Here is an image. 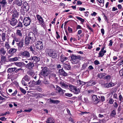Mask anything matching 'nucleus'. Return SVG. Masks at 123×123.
<instances>
[{
	"label": "nucleus",
	"mask_w": 123,
	"mask_h": 123,
	"mask_svg": "<svg viewBox=\"0 0 123 123\" xmlns=\"http://www.w3.org/2000/svg\"><path fill=\"white\" fill-rule=\"evenodd\" d=\"M36 39L35 35L34 33L32 32H30L28 36L26 37L25 39V45L26 46L28 45L29 43H33Z\"/></svg>",
	"instance_id": "obj_1"
},
{
	"label": "nucleus",
	"mask_w": 123,
	"mask_h": 123,
	"mask_svg": "<svg viewBox=\"0 0 123 123\" xmlns=\"http://www.w3.org/2000/svg\"><path fill=\"white\" fill-rule=\"evenodd\" d=\"M70 57L71 59L70 60L72 63L74 64L78 63L82 58V57L80 55H76L74 54L71 55Z\"/></svg>",
	"instance_id": "obj_2"
},
{
	"label": "nucleus",
	"mask_w": 123,
	"mask_h": 123,
	"mask_svg": "<svg viewBox=\"0 0 123 123\" xmlns=\"http://www.w3.org/2000/svg\"><path fill=\"white\" fill-rule=\"evenodd\" d=\"M25 13L24 12L21 14V17H24V18L23 21V23L24 25L26 26H27L29 25L31 23V19L29 16H24L25 15H26Z\"/></svg>",
	"instance_id": "obj_3"
},
{
	"label": "nucleus",
	"mask_w": 123,
	"mask_h": 123,
	"mask_svg": "<svg viewBox=\"0 0 123 123\" xmlns=\"http://www.w3.org/2000/svg\"><path fill=\"white\" fill-rule=\"evenodd\" d=\"M47 54L50 57L55 58L57 57V53L52 49H48L47 50Z\"/></svg>",
	"instance_id": "obj_4"
},
{
	"label": "nucleus",
	"mask_w": 123,
	"mask_h": 123,
	"mask_svg": "<svg viewBox=\"0 0 123 123\" xmlns=\"http://www.w3.org/2000/svg\"><path fill=\"white\" fill-rule=\"evenodd\" d=\"M43 68L41 72V75L46 77L49 74V72L48 69L46 67H43L41 68Z\"/></svg>",
	"instance_id": "obj_5"
},
{
	"label": "nucleus",
	"mask_w": 123,
	"mask_h": 123,
	"mask_svg": "<svg viewBox=\"0 0 123 123\" xmlns=\"http://www.w3.org/2000/svg\"><path fill=\"white\" fill-rule=\"evenodd\" d=\"M20 55L23 58H30L31 56L29 52L27 50L21 52L20 53Z\"/></svg>",
	"instance_id": "obj_6"
},
{
	"label": "nucleus",
	"mask_w": 123,
	"mask_h": 123,
	"mask_svg": "<svg viewBox=\"0 0 123 123\" xmlns=\"http://www.w3.org/2000/svg\"><path fill=\"white\" fill-rule=\"evenodd\" d=\"M43 44L42 42L38 41L37 42L35 47L39 50H41L43 48Z\"/></svg>",
	"instance_id": "obj_7"
},
{
	"label": "nucleus",
	"mask_w": 123,
	"mask_h": 123,
	"mask_svg": "<svg viewBox=\"0 0 123 123\" xmlns=\"http://www.w3.org/2000/svg\"><path fill=\"white\" fill-rule=\"evenodd\" d=\"M16 44L18 47L19 50H21L23 46L24 41L23 39H21L18 43H16Z\"/></svg>",
	"instance_id": "obj_8"
},
{
	"label": "nucleus",
	"mask_w": 123,
	"mask_h": 123,
	"mask_svg": "<svg viewBox=\"0 0 123 123\" xmlns=\"http://www.w3.org/2000/svg\"><path fill=\"white\" fill-rule=\"evenodd\" d=\"M36 16L37 18L38 21L39 23L42 26H43L44 25V23L43 18L39 14H37Z\"/></svg>",
	"instance_id": "obj_9"
},
{
	"label": "nucleus",
	"mask_w": 123,
	"mask_h": 123,
	"mask_svg": "<svg viewBox=\"0 0 123 123\" xmlns=\"http://www.w3.org/2000/svg\"><path fill=\"white\" fill-rule=\"evenodd\" d=\"M102 86H104L105 88H108L114 86L115 85V84L114 83L111 82L103 84H102Z\"/></svg>",
	"instance_id": "obj_10"
},
{
	"label": "nucleus",
	"mask_w": 123,
	"mask_h": 123,
	"mask_svg": "<svg viewBox=\"0 0 123 123\" xmlns=\"http://www.w3.org/2000/svg\"><path fill=\"white\" fill-rule=\"evenodd\" d=\"M10 24L12 26L16 25L18 22V20L15 18L12 17L10 21Z\"/></svg>",
	"instance_id": "obj_11"
},
{
	"label": "nucleus",
	"mask_w": 123,
	"mask_h": 123,
	"mask_svg": "<svg viewBox=\"0 0 123 123\" xmlns=\"http://www.w3.org/2000/svg\"><path fill=\"white\" fill-rule=\"evenodd\" d=\"M105 47H103L102 48L100 51L99 52L98 54V57H102L104 55V54L105 53L106 51V50H104Z\"/></svg>",
	"instance_id": "obj_12"
},
{
	"label": "nucleus",
	"mask_w": 123,
	"mask_h": 123,
	"mask_svg": "<svg viewBox=\"0 0 123 123\" xmlns=\"http://www.w3.org/2000/svg\"><path fill=\"white\" fill-rule=\"evenodd\" d=\"M29 60L32 61L33 62H38L40 60V59L39 57L36 56H31Z\"/></svg>",
	"instance_id": "obj_13"
},
{
	"label": "nucleus",
	"mask_w": 123,
	"mask_h": 123,
	"mask_svg": "<svg viewBox=\"0 0 123 123\" xmlns=\"http://www.w3.org/2000/svg\"><path fill=\"white\" fill-rule=\"evenodd\" d=\"M17 50V49L14 48H11L10 49L8 50V54H13L15 53Z\"/></svg>",
	"instance_id": "obj_14"
},
{
	"label": "nucleus",
	"mask_w": 123,
	"mask_h": 123,
	"mask_svg": "<svg viewBox=\"0 0 123 123\" xmlns=\"http://www.w3.org/2000/svg\"><path fill=\"white\" fill-rule=\"evenodd\" d=\"M59 72L60 74L64 76H68V74L66 73L62 68L61 69L59 70Z\"/></svg>",
	"instance_id": "obj_15"
},
{
	"label": "nucleus",
	"mask_w": 123,
	"mask_h": 123,
	"mask_svg": "<svg viewBox=\"0 0 123 123\" xmlns=\"http://www.w3.org/2000/svg\"><path fill=\"white\" fill-rule=\"evenodd\" d=\"M19 15V13H18L17 11L16 10H13L12 16L13 17H18Z\"/></svg>",
	"instance_id": "obj_16"
},
{
	"label": "nucleus",
	"mask_w": 123,
	"mask_h": 123,
	"mask_svg": "<svg viewBox=\"0 0 123 123\" xmlns=\"http://www.w3.org/2000/svg\"><path fill=\"white\" fill-rule=\"evenodd\" d=\"M56 89L58 92L60 94H64L63 90L59 86H56Z\"/></svg>",
	"instance_id": "obj_17"
},
{
	"label": "nucleus",
	"mask_w": 123,
	"mask_h": 123,
	"mask_svg": "<svg viewBox=\"0 0 123 123\" xmlns=\"http://www.w3.org/2000/svg\"><path fill=\"white\" fill-rule=\"evenodd\" d=\"M68 58L66 57L63 55L62 54L60 57V61L61 62H63L64 61L67 60Z\"/></svg>",
	"instance_id": "obj_18"
},
{
	"label": "nucleus",
	"mask_w": 123,
	"mask_h": 123,
	"mask_svg": "<svg viewBox=\"0 0 123 123\" xmlns=\"http://www.w3.org/2000/svg\"><path fill=\"white\" fill-rule=\"evenodd\" d=\"M14 64L16 66L20 67H23L24 64L23 62H15Z\"/></svg>",
	"instance_id": "obj_19"
},
{
	"label": "nucleus",
	"mask_w": 123,
	"mask_h": 123,
	"mask_svg": "<svg viewBox=\"0 0 123 123\" xmlns=\"http://www.w3.org/2000/svg\"><path fill=\"white\" fill-rule=\"evenodd\" d=\"M55 121L52 117H49L48 119L46 122L47 123H54Z\"/></svg>",
	"instance_id": "obj_20"
},
{
	"label": "nucleus",
	"mask_w": 123,
	"mask_h": 123,
	"mask_svg": "<svg viewBox=\"0 0 123 123\" xmlns=\"http://www.w3.org/2000/svg\"><path fill=\"white\" fill-rule=\"evenodd\" d=\"M27 74L30 76H31L32 77H33L35 75V73L32 70H30L28 71L27 72Z\"/></svg>",
	"instance_id": "obj_21"
},
{
	"label": "nucleus",
	"mask_w": 123,
	"mask_h": 123,
	"mask_svg": "<svg viewBox=\"0 0 123 123\" xmlns=\"http://www.w3.org/2000/svg\"><path fill=\"white\" fill-rule=\"evenodd\" d=\"M16 69V68H9L8 69L7 71L8 73H12L13 72H15Z\"/></svg>",
	"instance_id": "obj_22"
},
{
	"label": "nucleus",
	"mask_w": 123,
	"mask_h": 123,
	"mask_svg": "<svg viewBox=\"0 0 123 123\" xmlns=\"http://www.w3.org/2000/svg\"><path fill=\"white\" fill-rule=\"evenodd\" d=\"M106 74L105 73H103L98 74L97 76L98 77V78H99L100 79L102 78Z\"/></svg>",
	"instance_id": "obj_23"
},
{
	"label": "nucleus",
	"mask_w": 123,
	"mask_h": 123,
	"mask_svg": "<svg viewBox=\"0 0 123 123\" xmlns=\"http://www.w3.org/2000/svg\"><path fill=\"white\" fill-rule=\"evenodd\" d=\"M73 92L75 94H78L80 92V90L79 89L77 88L76 87L75 88L73 91Z\"/></svg>",
	"instance_id": "obj_24"
},
{
	"label": "nucleus",
	"mask_w": 123,
	"mask_h": 123,
	"mask_svg": "<svg viewBox=\"0 0 123 123\" xmlns=\"http://www.w3.org/2000/svg\"><path fill=\"white\" fill-rule=\"evenodd\" d=\"M34 64L32 62H29L26 65V67L29 68H32L34 66Z\"/></svg>",
	"instance_id": "obj_25"
},
{
	"label": "nucleus",
	"mask_w": 123,
	"mask_h": 123,
	"mask_svg": "<svg viewBox=\"0 0 123 123\" xmlns=\"http://www.w3.org/2000/svg\"><path fill=\"white\" fill-rule=\"evenodd\" d=\"M63 66L64 68L67 70H69L71 68V67L69 65L64 63H63Z\"/></svg>",
	"instance_id": "obj_26"
},
{
	"label": "nucleus",
	"mask_w": 123,
	"mask_h": 123,
	"mask_svg": "<svg viewBox=\"0 0 123 123\" xmlns=\"http://www.w3.org/2000/svg\"><path fill=\"white\" fill-rule=\"evenodd\" d=\"M60 84L61 85V86L62 88H66L68 87V86L66 84V83H65L64 82H61L60 83Z\"/></svg>",
	"instance_id": "obj_27"
},
{
	"label": "nucleus",
	"mask_w": 123,
	"mask_h": 123,
	"mask_svg": "<svg viewBox=\"0 0 123 123\" xmlns=\"http://www.w3.org/2000/svg\"><path fill=\"white\" fill-rule=\"evenodd\" d=\"M26 82H28L30 80V78L29 76L27 75L25 76L22 79Z\"/></svg>",
	"instance_id": "obj_28"
},
{
	"label": "nucleus",
	"mask_w": 123,
	"mask_h": 123,
	"mask_svg": "<svg viewBox=\"0 0 123 123\" xmlns=\"http://www.w3.org/2000/svg\"><path fill=\"white\" fill-rule=\"evenodd\" d=\"M5 47L7 50H8L11 48V47L9 44L8 43V42H5Z\"/></svg>",
	"instance_id": "obj_29"
},
{
	"label": "nucleus",
	"mask_w": 123,
	"mask_h": 123,
	"mask_svg": "<svg viewBox=\"0 0 123 123\" xmlns=\"http://www.w3.org/2000/svg\"><path fill=\"white\" fill-rule=\"evenodd\" d=\"M16 34L18 35L20 37H22V31L19 29H18L16 30Z\"/></svg>",
	"instance_id": "obj_30"
},
{
	"label": "nucleus",
	"mask_w": 123,
	"mask_h": 123,
	"mask_svg": "<svg viewBox=\"0 0 123 123\" xmlns=\"http://www.w3.org/2000/svg\"><path fill=\"white\" fill-rule=\"evenodd\" d=\"M77 83L79 85L83 86L86 83V82L82 81L79 80L77 81Z\"/></svg>",
	"instance_id": "obj_31"
},
{
	"label": "nucleus",
	"mask_w": 123,
	"mask_h": 123,
	"mask_svg": "<svg viewBox=\"0 0 123 123\" xmlns=\"http://www.w3.org/2000/svg\"><path fill=\"white\" fill-rule=\"evenodd\" d=\"M50 99L49 102L53 104H58L60 102V101L58 100H53L51 99Z\"/></svg>",
	"instance_id": "obj_32"
},
{
	"label": "nucleus",
	"mask_w": 123,
	"mask_h": 123,
	"mask_svg": "<svg viewBox=\"0 0 123 123\" xmlns=\"http://www.w3.org/2000/svg\"><path fill=\"white\" fill-rule=\"evenodd\" d=\"M16 4L19 6H21L22 4V1L21 0H16Z\"/></svg>",
	"instance_id": "obj_33"
},
{
	"label": "nucleus",
	"mask_w": 123,
	"mask_h": 123,
	"mask_svg": "<svg viewBox=\"0 0 123 123\" xmlns=\"http://www.w3.org/2000/svg\"><path fill=\"white\" fill-rule=\"evenodd\" d=\"M6 0H2L0 2V3L2 4L3 7H4L7 3Z\"/></svg>",
	"instance_id": "obj_34"
},
{
	"label": "nucleus",
	"mask_w": 123,
	"mask_h": 123,
	"mask_svg": "<svg viewBox=\"0 0 123 123\" xmlns=\"http://www.w3.org/2000/svg\"><path fill=\"white\" fill-rule=\"evenodd\" d=\"M68 86L70 89V91L73 92L74 91V89L76 87V86L70 85H69Z\"/></svg>",
	"instance_id": "obj_35"
},
{
	"label": "nucleus",
	"mask_w": 123,
	"mask_h": 123,
	"mask_svg": "<svg viewBox=\"0 0 123 123\" xmlns=\"http://www.w3.org/2000/svg\"><path fill=\"white\" fill-rule=\"evenodd\" d=\"M0 51V53L3 55H5L6 53V51H5L4 48L1 49Z\"/></svg>",
	"instance_id": "obj_36"
},
{
	"label": "nucleus",
	"mask_w": 123,
	"mask_h": 123,
	"mask_svg": "<svg viewBox=\"0 0 123 123\" xmlns=\"http://www.w3.org/2000/svg\"><path fill=\"white\" fill-rule=\"evenodd\" d=\"M18 59L17 57H15L12 58H10L9 59V61L11 62L17 61Z\"/></svg>",
	"instance_id": "obj_37"
},
{
	"label": "nucleus",
	"mask_w": 123,
	"mask_h": 123,
	"mask_svg": "<svg viewBox=\"0 0 123 123\" xmlns=\"http://www.w3.org/2000/svg\"><path fill=\"white\" fill-rule=\"evenodd\" d=\"M1 37L2 40L3 41H5L6 39V34L4 33H3L1 36Z\"/></svg>",
	"instance_id": "obj_38"
},
{
	"label": "nucleus",
	"mask_w": 123,
	"mask_h": 123,
	"mask_svg": "<svg viewBox=\"0 0 123 123\" xmlns=\"http://www.w3.org/2000/svg\"><path fill=\"white\" fill-rule=\"evenodd\" d=\"M6 60V57L5 56H3L1 57V61H0V63L1 62H5Z\"/></svg>",
	"instance_id": "obj_39"
},
{
	"label": "nucleus",
	"mask_w": 123,
	"mask_h": 123,
	"mask_svg": "<svg viewBox=\"0 0 123 123\" xmlns=\"http://www.w3.org/2000/svg\"><path fill=\"white\" fill-rule=\"evenodd\" d=\"M76 18L77 19H78L81 22H84V21L85 20L82 18L79 17L78 16H76Z\"/></svg>",
	"instance_id": "obj_40"
},
{
	"label": "nucleus",
	"mask_w": 123,
	"mask_h": 123,
	"mask_svg": "<svg viewBox=\"0 0 123 123\" xmlns=\"http://www.w3.org/2000/svg\"><path fill=\"white\" fill-rule=\"evenodd\" d=\"M116 114L115 111L113 110L111 113V115L113 117H115Z\"/></svg>",
	"instance_id": "obj_41"
},
{
	"label": "nucleus",
	"mask_w": 123,
	"mask_h": 123,
	"mask_svg": "<svg viewBox=\"0 0 123 123\" xmlns=\"http://www.w3.org/2000/svg\"><path fill=\"white\" fill-rule=\"evenodd\" d=\"M23 27V25L22 24V23L21 22H19L18 25H17V26L16 27H19L20 28H22Z\"/></svg>",
	"instance_id": "obj_42"
},
{
	"label": "nucleus",
	"mask_w": 123,
	"mask_h": 123,
	"mask_svg": "<svg viewBox=\"0 0 123 123\" xmlns=\"http://www.w3.org/2000/svg\"><path fill=\"white\" fill-rule=\"evenodd\" d=\"M98 98H97V99H95V100H93V101H92V102L94 103V104H97L100 101V100Z\"/></svg>",
	"instance_id": "obj_43"
},
{
	"label": "nucleus",
	"mask_w": 123,
	"mask_h": 123,
	"mask_svg": "<svg viewBox=\"0 0 123 123\" xmlns=\"http://www.w3.org/2000/svg\"><path fill=\"white\" fill-rule=\"evenodd\" d=\"M98 98L97 97V96L95 95H93L92 98V101H93V100H95V99H97V98H100V97L99 96H98Z\"/></svg>",
	"instance_id": "obj_44"
},
{
	"label": "nucleus",
	"mask_w": 123,
	"mask_h": 123,
	"mask_svg": "<svg viewBox=\"0 0 123 123\" xmlns=\"http://www.w3.org/2000/svg\"><path fill=\"white\" fill-rule=\"evenodd\" d=\"M19 89L21 92L24 94H25L26 93V91L22 88L20 87Z\"/></svg>",
	"instance_id": "obj_45"
},
{
	"label": "nucleus",
	"mask_w": 123,
	"mask_h": 123,
	"mask_svg": "<svg viewBox=\"0 0 123 123\" xmlns=\"http://www.w3.org/2000/svg\"><path fill=\"white\" fill-rule=\"evenodd\" d=\"M104 79L108 80H109L111 78V76L110 75H107L104 77Z\"/></svg>",
	"instance_id": "obj_46"
},
{
	"label": "nucleus",
	"mask_w": 123,
	"mask_h": 123,
	"mask_svg": "<svg viewBox=\"0 0 123 123\" xmlns=\"http://www.w3.org/2000/svg\"><path fill=\"white\" fill-rule=\"evenodd\" d=\"M21 83L23 85L25 86H28L27 84L26 83L25 81V80L23 79H22L21 81Z\"/></svg>",
	"instance_id": "obj_47"
},
{
	"label": "nucleus",
	"mask_w": 123,
	"mask_h": 123,
	"mask_svg": "<svg viewBox=\"0 0 123 123\" xmlns=\"http://www.w3.org/2000/svg\"><path fill=\"white\" fill-rule=\"evenodd\" d=\"M28 48L29 49H30V50L33 53H34V52L35 51L33 49L32 46H30Z\"/></svg>",
	"instance_id": "obj_48"
},
{
	"label": "nucleus",
	"mask_w": 123,
	"mask_h": 123,
	"mask_svg": "<svg viewBox=\"0 0 123 123\" xmlns=\"http://www.w3.org/2000/svg\"><path fill=\"white\" fill-rule=\"evenodd\" d=\"M87 67V65L85 63L82 65V67L81 68L82 70L84 69Z\"/></svg>",
	"instance_id": "obj_49"
},
{
	"label": "nucleus",
	"mask_w": 123,
	"mask_h": 123,
	"mask_svg": "<svg viewBox=\"0 0 123 123\" xmlns=\"http://www.w3.org/2000/svg\"><path fill=\"white\" fill-rule=\"evenodd\" d=\"M41 83V81L39 80H38L37 81H35V85H40V84Z\"/></svg>",
	"instance_id": "obj_50"
},
{
	"label": "nucleus",
	"mask_w": 123,
	"mask_h": 123,
	"mask_svg": "<svg viewBox=\"0 0 123 123\" xmlns=\"http://www.w3.org/2000/svg\"><path fill=\"white\" fill-rule=\"evenodd\" d=\"M114 101V100L112 98H110L109 103L110 104H113Z\"/></svg>",
	"instance_id": "obj_51"
},
{
	"label": "nucleus",
	"mask_w": 123,
	"mask_h": 123,
	"mask_svg": "<svg viewBox=\"0 0 123 123\" xmlns=\"http://www.w3.org/2000/svg\"><path fill=\"white\" fill-rule=\"evenodd\" d=\"M29 7H30L29 6H25L24 7V9L25 11L27 12L29 10Z\"/></svg>",
	"instance_id": "obj_52"
},
{
	"label": "nucleus",
	"mask_w": 123,
	"mask_h": 123,
	"mask_svg": "<svg viewBox=\"0 0 123 123\" xmlns=\"http://www.w3.org/2000/svg\"><path fill=\"white\" fill-rule=\"evenodd\" d=\"M65 95L66 96L68 97H71L72 96V94L70 93H65Z\"/></svg>",
	"instance_id": "obj_53"
},
{
	"label": "nucleus",
	"mask_w": 123,
	"mask_h": 123,
	"mask_svg": "<svg viewBox=\"0 0 123 123\" xmlns=\"http://www.w3.org/2000/svg\"><path fill=\"white\" fill-rule=\"evenodd\" d=\"M86 83H87V85L88 86H92V80H90L89 81L86 82Z\"/></svg>",
	"instance_id": "obj_54"
},
{
	"label": "nucleus",
	"mask_w": 123,
	"mask_h": 123,
	"mask_svg": "<svg viewBox=\"0 0 123 123\" xmlns=\"http://www.w3.org/2000/svg\"><path fill=\"white\" fill-rule=\"evenodd\" d=\"M23 6H24V7L25 6H28L29 5H28V4L26 2H24L23 3Z\"/></svg>",
	"instance_id": "obj_55"
},
{
	"label": "nucleus",
	"mask_w": 123,
	"mask_h": 123,
	"mask_svg": "<svg viewBox=\"0 0 123 123\" xmlns=\"http://www.w3.org/2000/svg\"><path fill=\"white\" fill-rule=\"evenodd\" d=\"M35 81H33L31 82V85H30L31 87H32L34 86L35 85Z\"/></svg>",
	"instance_id": "obj_56"
},
{
	"label": "nucleus",
	"mask_w": 123,
	"mask_h": 123,
	"mask_svg": "<svg viewBox=\"0 0 123 123\" xmlns=\"http://www.w3.org/2000/svg\"><path fill=\"white\" fill-rule=\"evenodd\" d=\"M119 74L121 76H123V70L122 69L120 70L119 72Z\"/></svg>",
	"instance_id": "obj_57"
},
{
	"label": "nucleus",
	"mask_w": 123,
	"mask_h": 123,
	"mask_svg": "<svg viewBox=\"0 0 123 123\" xmlns=\"http://www.w3.org/2000/svg\"><path fill=\"white\" fill-rule=\"evenodd\" d=\"M16 69L17 68H16ZM22 70V68H19L18 69H16V70L15 71V72L16 73H18L20 70Z\"/></svg>",
	"instance_id": "obj_58"
},
{
	"label": "nucleus",
	"mask_w": 123,
	"mask_h": 123,
	"mask_svg": "<svg viewBox=\"0 0 123 123\" xmlns=\"http://www.w3.org/2000/svg\"><path fill=\"white\" fill-rule=\"evenodd\" d=\"M17 93V91L16 90L14 92L12 93L11 95H12L13 96H15Z\"/></svg>",
	"instance_id": "obj_59"
},
{
	"label": "nucleus",
	"mask_w": 123,
	"mask_h": 123,
	"mask_svg": "<svg viewBox=\"0 0 123 123\" xmlns=\"http://www.w3.org/2000/svg\"><path fill=\"white\" fill-rule=\"evenodd\" d=\"M32 109L31 108L30 109H29L28 110H24V112H30L32 110Z\"/></svg>",
	"instance_id": "obj_60"
},
{
	"label": "nucleus",
	"mask_w": 123,
	"mask_h": 123,
	"mask_svg": "<svg viewBox=\"0 0 123 123\" xmlns=\"http://www.w3.org/2000/svg\"><path fill=\"white\" fill-rule=\"evenodd\" d=\"M94 63L95 65H97L100 64L99 62L97 60H96L94 62Z\"/></svg>",
	"instance_id": "obj_61"
},
{
	"label": "nucleus",
	"mask_w": 123,
	"mask_h": 123,
	"mask_svg": "<svg viewBox=\"0 0 123 123\" xmlns=\"http://www.w3.org/2000/svg\"><path fill=\"white\" fill-rule=\"evenodd\" d=\"M119 100L122 101L123 98V97L122 95H119Z\"/></svg>",
	"instance_id": "obj_62"
},
{
	"label": "nucleus",
	"mask_w": 123,
	"mask_h": 123,
	"mask_svg": "<svg viewBox=\"0 0 123 123\" xmlns=\"http://www.w3.org/2000/svg\"><path fill=\"white\" fill-rule=\"evenodd\" d=\"M56 38L57 39L59 38H60V36L59 35V34L58 33V32L57 31H56Z\"/></svg>",
	"instance_id": "obj_63"
},
{
	"label": "nucleus",
	"mask_w": 123,
	"mask_h": 123,
	"mask_svg": "<svg viewBox=\"0 0 123 123\" xmlns=\"http://www.w3.org/2000/svg\"><path fill=\"white\" fill-rule=\"evenodd\" d=\"M101 99L102 101L103 102L105 100V98L103 96H101Z\"/></svg>",
	"instance_id": "obj_64"
}]
</instances>
